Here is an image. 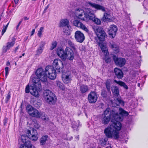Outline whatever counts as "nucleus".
Wrapping results in <instances>:
<instances>
[{"mask_svg":"<svg viewBox=\"0 0 148 148\" xmlns=\"http://www.w3.org/2000/svg\"><path fill=\"white\" fill-rule=\"evenodd\" d=\"M119 114L113 110H111L110 108H107L102 114L101 121L103 124L105 125L108 124L112 118L116 121H122L123 116H127L128 113L121 108L119 109ZM112 122V120H111Z\"/></svg>","mask_w":148,"mask_h":148,"instance_id":"1","label":"nucleus"},{"mask_svg":"<svg viewBox=\"0 0 148 148\" xmlns=\"http://www.w3.org/2000/svg\"><path fill=\"white\" fill-rule=\"evenodd\" d=\"M86 7L84 8V9L81 8L77 9H76L75 12L76 17L84 21H88L89 18H88L89 13L87 12V9L91 10L90 8H87V7L90 6L97 10H101L103 12H106V8L104 7L95 3L91 2H87L86 4Z\"/></svg>","mask_w":148,"mask_h":148,"instance_id":"2","label":"nucleus"},{"mask_svg":"<svg viewBox=\"0 0 148 148\" xmlns=\"http://www.w3.org/2000/svg\"><path fill=\"white\" fill-rule=\"evenodd\" d=\"M121 125L119 121L112 120V123L104 130L106 136L108 138H114L117 139L119 137V131L121 129Z\"/></svg>","mask_w":148,"mask_h":148,"instance_id":"3","label":"nucleus"},{"mask_svg":"<svg viewBox=\"0 0 148 148\" xmlns=\"http://www.w3.org/2000/svg\"><path fill=\"white\" fill-rule=\"evenodd\" d=\"M43 95L47 102L49 104H54L55 103L57 100L56 96L50 90H45L43 92Z\"/></svg>","mask_w":148,"mask_h":148,"instance_id":"4","label":"nucleus"},{"mask_svg":"<svg viewBox=\"0 0 148 148\" xmlns=\"http://www.w3.org/2000/svg\"><path fill=\"white\" fill-rule=\"evenodd\" d=\"M45 72L47 77L53 80L56 78V70L51 66H47L45 69Z\"/></svg>","mask_w":148,"mask_h":148,"instance_id":"5","label":"nucleus"},{"mask_svg":"<svg viewBox=\"0 0 148 148\" xmlns=\"http://www.w3.org/2000/svg\"><path fill=\"white\" fill-rule=\"evenodd\" d=\"M36 75L38 77L42 82H46L47 79V76L45 71L41 68L38 69L36 72Z\"/></svg>","mask_w":148,"mask_h":148,"instance_id":"6","label":"nucleus"},{"mask_svg":"<svg viewBox=\"0 0 148 148\" xmlns=\"http://www.w3.org/2000/svg\"><path fill=\"white\" fill-rule=\"evenodd\" d=\"M37 88L34 86H29V85L27 86L26 87L25 91L26 93H29V92L33 95L35 97H38L39 94L38 91L37 90Z\"/></svg>","mask_w":148,"mask_h":148,"instance_id":"7","label":"nucleus"},{"mask_svg":"<svg viewBox=\"0 0 148 148\" xmlns=\"http://www.w3.org/2000/svg\"><path fill=\"white\" fill-rule=\"evenodd\" d=\"M52 66L58 73L62 71V69L63 68V65L62 61L59 59H55L53 63Z\"/></svg>","mask_w":148,"mask_h":148,"instance_id":"8","label":"nucleus"},{"mask_svg":"<svg viewBox=\"0 0 148 148\" xmlns=\"http://www.w3.org/2000/svg\"><path fill=\"white\" fill-rule=\"evenodd\" d=\"M87 12L89 13V16H88L89 20H91L93 21L95 24L99 25L101 24V22L100 20L95 17V14L93 13V12L92 10L87 9Z\"/></svg>","mask_w":148,"mask_h":148,"instance_id":"9","label":"nucleus"},{"mask_svg":"<svg viewBox=\"0 0 148 148\" xmlns=\"http://www.w3.org/2000/svg\"><path fill=\"white\" fill-rule=\"evenodd\" d=\"M113 58L115 64L118 66L122 67L125 64L126 60L125 58H118L115 56H114Z\"/></svg>","mask_w":148,"mask_h":148,"instance_id":"10","label":"nucleus"},{"mask_svg":"<svg viewBox=\"0 0 148 148\" xmlns=\"http://www.w3.org/2000/svg\"><path fill=\"white\" fill-rule=\"evenodd\" d=\"M62 78L63 82L64 83L67 84L70 83L72 80V77L71 73L68 72L63 73Z\"/></svg>","mask_w":148,"mask_h":148,"instance_id":"11","label":"nucleus"},{"mask_svg":"<svg viewBox=\"0 0 148 148\" xmlns=\"http://www.w3.org/2000/svg\"><path fill=\"white\" fill-rule=\"evenodd\" d=\"M75 38L76 40L80 43L82 42L85 39L84 34L79 31H77L75 32Z\"/></svg>","mask_w":148,"mask_h":148,"instance_id":"12","label":"nucleus"},{"mask_svg":"<svg viewBox=\"0 0 148 148\" xmlns=\"http://www.w3.org/2000/svg\"><path fill=\"white\" fill-rule=\"evenodd\" d=\"M15 38L13 37L12 39V41L8 42L6 44V46H3L2 48V52L4 53H6L8 50L12 47L15 44Z\"/></svg>","mask_w":148,"mask_h":148,"instance_id":"13","label":"nucleus"},{"mask_svg":"<svg viewBox=\"0 0 148 148\" xmlns=\"http://www.w3.org/2000/svg\"><path fill=\"white\" fill-rule=\"evenodd\" d=\"M73 23L74 26L81 29L86 32L88 31V30L85 25L78 20L75 19L73 21Z\"/></svg>","mask_w":148,"mask_h":148,"instance_id":"14","label":"nucleus"},{"mask_svg":"<svg viewBox=\"0 0 148 148\" xmlns=\"http://www.w3.org/2000/svg\"><path fill=\"white\" fill-rule=\"evenodd\" d=\"M97 95L94 92H91L88 95V102L91 103H95L97 99Z\"/></svg>","mask_w":148,"mask_h":148,"instance_id":"15","label":"nucleus"},{"mask_svg":"<svg viewBox=\"0 0 148 148\" xmlns=\"http://www.w3.org/2000/svg\"><path fill=\"white\" fill-rule=\"evenodd\" d=\"M108 30V34L110 37L113 38L115 36L117 31V26L114 25H110Z\"/></svg>","mask_w":148,"mask_h":148,"instance_id":"16","label":"nucleus"},{"mask_svg":"<svg viewBox=\"0 0 148 148\" xmlns=\"http://www.w3.org/2000/svg\"><path fill=\"white\" fill-rule=\"evenodd\" d=\"M74 57L73 51L70 49L66 48L65 49V54L64 58H67L70 60H72Z\"/></svg>","mask_w":148,"mask_h":148,"instance_id":"17","label":"nucleus"},{"mask_svg":"<svg viewBox=\"0 0 148 148\" xmlns=\"http://www.w3.org/2000/svg\"><path fill=\"white\" fill-rule=\"evenodd\" d=\"M69 22L67 19H61L59 23V27H64L66 26L68 28L67 31H70L71 27L69 25Z\"/></svg>","mask_w":148,"mask_h":148,"instance_id":"18","label":"nucleus"},{"mask_svg":"<svg viewBox=\"0 0 148 148\" xmlns=\"http://www.w3.org/2000/svg\"><path fill=\"white\" fill-rule=\"evenodd\" d=\"M32 78V81L33 83V86L38 88L40 89L41 88V85L40 82V79L39 78L37 77H31Z\"/></svg>","mask_w":148,"mask_h":148,"instance_id":"19","label":"nucleus"},{"mask_svg":"<svg viewBox=\"0 0 148 148\" xmlns=\"http://www.w3.org/2000/svg\"><path fill=\"white\" fill-rule=\"evenodd\" d=\"M114 72L115 75L118 79H121L123 76V73L120 69L116 68L114 69Z\"/></svg>","mask_w":148,"mask_h":148,"instance_id":"20","label":"nucleus"},{"mask_svg":"<svg viewBox=\"0 0 148 148\" xmlns=\"http://www.w3.org/2000/svg\"><path fill=\"white\" fill-rule=\"evenodd\" d=\"M114 101L113 102L111 101V102L113 104L114 107H116L120 105L124 106V102L123 101L118 98L115 99L114 100Z\"/></svg>","mask_w":148,"mask_h":148,"instance_id":"21","label":"nucleus"},{"mask_svg":"<svg viewBox=\"0 0 148 148\" xmlns=\"http://www.w3.org/2000/svg\"><path fill=\"white\" fill-rule=\"evenodd\" d=\"M26 133L27 135H23L21 136V140L23 143L28 140L29 139V136L31 135L30 130H27Z\"/></svg>","mask_w":148,"mask_h":148,"instance_id":"22","label":"nucleus"},{"mask_svg":"<svg viewBox=\"0 0 148 148\" xmlns=\"http://www.w3.org/2000/svg\"><path fill=\"white\" fill-rule=\"evenodd\" d=\"M42 115H44V113L42 112H40L37 110L35 108L30 115L33 117L38 118L40 117Z\"/></svg>","mask_w":148,"mask_h":148,"instance_id":"23","label":"nucleus"},{"mask_svg":"<svg viewBox=\"0 0 148 148\" xmlns=\"http://www.w3.org/2000/svg\"><path fill=\"white\" fill-rule=\"evenodd\" d=\"M100 46L102 52H103L105 56H107L108 54L107 47L106 45L103 43L100 44Z\"/></svg>","mask_w":148,"mask_h":148,"instance_id":"24","label":"nucleus"},{"mask_svg":"<svg viewBox=\"0 0 148 148\" xmlns=\"http://www.w3.org/2000/svg\"><path fill=\"white\" fill-rule=\"evenodd\" d=\"M111 90L113 94L115 96H117L119 94V88L116 86H112Z\"/></svg>","mask_w":148,"mask_h":148,"instance_id":"25","label":"nucleus"},{"mask_svg":"<svg viewBox=\"0 0 148 148\" xmlns=\"http://www.w3.org/2000/svg\"><path fill=\"white\" fill-rule=\"evenodd\" d=\"M57 54L60 58H64L65 54V51L62 48H59L57 50Z\"/></svg>","mask_w":148,"mask_h":148,"instance_id":"26","label":"nucleus"},{"mask_svg":"<svg viewBox=\"0 0 148 148\" xmlns=\"http://www.w3.org/2000/svg\"><path fill=\"white\" fill-rule=\"evenodd\" d=\"M109 46L110 48L114 51H117L118 50L119 47L118 46L112 41H111L109 42Z\"/></svg>","mask_w":148,"mask_h":148,"instance_id":"27","label":"nucleus"},{"mask_svg":"<svg viewBox=\"0 0 148 148\" xmlns=\"http://www.w3.org/2000/svg\"><path fill=\"white\" fill-rule=\"evenodd\" d=\"M111 16L110 14L108 13L104 12L103 16L102 19V20L104 22L109 21L111 20Z\"/></svg>","mask_w":148,"mask_h":148,"instance_id":"28","label":"nucleus"},{"mask_svg":"<svg viewBox=\"0 0 148 148\" xmlns=\"http://www.w3.org/2000/svg\"><path fill=\"white\" fill-rule=\"evenodd\" d=\"M80 126V122L79 121H74L72 122V128L73 130L76 131L78 130V127Z\"/></svg>","mask_w":148,"mask_h":148,"instance_id":"29","label":"nucleus"},{"mask_svg":"<svg viewBox=\"0 0 148 148\" xmlns=\"http://www.w3.org/2000/svg\"><path fill=\"white\" fill-rule=\"evenodd\" d=\"M97 36L99 39L101 41H103L105 38L107 37V35L105 32H102L101 33H100V34H98Z\"/></svg>","mask_w":148,"mask_h":148,"instance_id":"30","label":"nucleus"},{"mask_svg":"<svg viewBox=\"0 0 148 148\" xmlns=\"http://www.w3.org/2000/svg\"><path fill=\"white\" fill-rule=\"evenodd\" d=\"M112 84V80L110 79H107L105 83L107 91L110 92L111 86Z\"/></svg>","mask_w":148,"mask_h":148,"instance_id":"31","label":"nucleus"},{"mask_svg":"<svg viewBox=\"0 0 148 148\" xmlns=\"http://www.w3.org/2000/svg\"><path fill=\"white\" fill-rule=\"evenodd\" d=\"M33 133L34 132V134H32V136H29V139H31L32 140L36 141L38 138V137L37 136V132L36 130H33Z\"/></svg>","mask_w":148,"mask_h":148,"instance_id":"32","label":"nucleus"},{"mask_svg":"<svg viewBox=\"0 0 148 148\" xmlns=\"http://www.w3.org/2000/svg\"><path fill=\"white\" fill-rule=\"evenodd\" d=\"M94 29L97 35L100 34V33H101L103 32H104L102 27L98 26L95 27Z\"/></svg>","mask_w":148,"mask_h":148,"instance_id":"33","label":"nucleus"},{"mask_svg":"<svg viewBox=\"0 0 148 148\" xmlns=\"http://www.w3.org/2000/svg\"><path fill=\"white\" fill-rule=\"evenodd\" d=\"M48 136L47 135L43 136L40 139V145H44L47 140Z\"/></svg>","mask_w":148,"mask_h":148,"instance_id":"34","label":"nucleus"},{"mask_svg":"<svg viewBox=\"0 0 148 148\" xmlns=\"http://www.w3.org/2000/svg\"><path fill=\"white\" fill-rule=\"evenodd\" d=\"M114 81L116 83L119 85L120 86L123 87L124 88L126 89L127 90L128 89V87L127 86L124 82L122 81H118L116 80H114Z\"/></svg>","mask_w":148,"mask_h":148,"instance_id":"35","label":"nucleus"},{"mask_svg":"<svg viewBox=\"0 0 148 148\" xmlns=\"http://www.w3.org/2000/svg\"><path fill=\"white\" fill-rule=\"evenodd\" d=\"M88 89V86L84 85H82L80 87V91L82 93H84L86 92Z\"/></svg>","mask_w":148,"mask_h":148,"instance_id":"36","label":"nucleus"},{"mask_svg":"<svg viewBox=\"0 0 148 148\" xmlns=\"http://www.w3.org/2000/svg\"><path fill=\"white\" fill-rule=\"evenodd\" d=\"M34 109V108L30 105H27L26 107L27 111L30 115L31 114L32 112Z\"/></svg>","mask_w":148,"mask_h":148,"instance_id":"37","label":"nucleus"},{"mask_svg":"<svg viewBox=\"0 0 148 148\" xmlns=\"http://www.w3.org/2000/svg\"><path fill=\"white\" fill-rule=\"evenodd\" d=\"M67 42L69 46L73 50H75L76 49V46L71 40H69L67 41Z\"/></svg>","mask_w":148,"mask_h":148,"instance_id":"38","label":"nucleus"},{"mask_svg":"<svg viewBox=\"0 0 148 148\" xmlns=\"http://www.w3.org/2000/svg\"><path fill=\"white\" fill-rule=\"evenodd\" d=\"M23 143L24 144L25 146V148H32L33 146V145L31 144L29 140Z\"/></svg>","mask_w":148,"mask_h":148,"instance_id":"39","label":"nucleus"},{"mask_svg":"<svg viewBox=\"0 0 148 148\" xmlns=\"http://www.w3.org/2000/svg\"><path fill=\"white\" fill-rule=\"evenodd\" d=\"M43 48L39 47L36 51V54L38 55H40L42 52Z\"/></svg>","mask_w":148,"mask_h":148,"instance_id":"40","label":"nucleus"},{"mask_svg":"<svg viewBox=\"0 0 148 148\" xmlns=\"http://www.w3.org/2000/svg\"><path fill=\"white\" fill-rule=\"evenodd\" d=\"M43 29L44 27H41L40 28L38 32V35L40 37H41Z\"/></svg>","mask_w":148,"mask_h":148,"instance_id":"41","label":"nucleus"},{"mask_svg":"<svg viewBox=\"0 0 148 148\" xmlns=\"http://www.w3.org/2000/svg\"><path fill=\"white\" fill-rule=\"evenodd\" d=\"M57 42L56 41H53L52 44V46L51 47L50 49L52 50L56 48L57 45Z\"/></svg>","mask_w":148,"mask_h":148,"instance_id":"42","label":"nucleus"},{"mask_svg":"<svg viewBox=\"0 0 148 148\" xmlns=\"http://www.w3.org/2000/svg\"><path fill=\"white\" fill-rule=\"evenodd\" d=\"M10 95H10V92H9L8 93L5 98V102L6 103H8V101H9V100H10Z\"/></svg>","mask_w":148,"mask_h":148,"instance_id":"43","label":"nucleus"},{"mask_svg":"<svg viewBox=\"0 0 148 148\" xmlns=\"http://www.w3.org/2000/svg\"><path fill=\"white\" fill-rule=\"evenodd\" d=\"M34 105L35 107L37 108H39L41 105V103L39 102H34Z\"/></svg>","mask_w":148,"mask_h":148,"instance_id":"44","label":"nucleus"},{"mask_svg":"<svg viewBox=\"0 0 148 148\" xmlns=\"http://www.w3.org/2000/svg\"><path fill=\"white\" fill-rule=\"evenodd\" d=\"M57 85L60 88L63 89V84L60 82H57Z\"/></svg>","mask_w":148,"mask_h":148,"instance_id":"45","label":"nucleus"},{"mask_svg":"<svg viewBox=\"0 0 148 148\" xmlns=\"http://www.w3.org/2000/svg\"><path fill=\"white\" fill-rule=\"evenodd\" d=\"M101 95L103 97H105L107 96L106 91L104 90H103L101 91Z\"/></svg>","mask_w":148,"mask_h":148,"instance_id":"46","label":"nucleus"},{"mask_svg":"<svg viewBox=\"0 0 148 148\" xmlns=\"http://www.w3.org/2000/svg\"><path fill=\"white\" fill-rule=\"evenodd\" d=\"M5 77H6L9 73V67H6L5 68Z\"/></svg>","mask_w":148,"mask_h":148,"instance_id":"47","label":"nucleus"},{"mask_svg":"<svg viewBox=\"0 0 148 148\" xmlns=\"http://www.w3.org/2000/svg\"><path fill=\"white\" fill-rule=\"evenodd\" d=\"M7 28L5 27V25H3V27L2 31V35H3L4 33L6 32Z\"/></svg>","mask_w":148,"mask_h":148,"instance_id":"48","label":"nucleus"},{"mask_svg":"<svg viewBox=\"0 0 148 148\" xmlns=\"http://www.w3.org/2000/svg\"><path fill=\"white\" fill-rule=\"evenodd\" d=\"M106 58H105V60L106 63H110L111 61V59L109 57H106L107 56H105Z\"/></svg>","mask_w":148,"mask_h":148,"instance_id":"49","label":"nucleus"},{"mask_svg":"<svg viewBox=\"0 0 148 148\" xmlns=\"http://www.w3.org/2000/svg\"><path fill=\"white\" fill-rule=\"evenodd\" d=\"M45 42L44 41H41L40 42V47H41V48H43L44 49V46L45 45Z\"/></svg>","mask_w":148,"mask_h":148,"instance_id":"50","label":"nucleus"},{"mask_svg":"<svg viewBox=\"0 0 148 148\" xmlns=\"http://www.w3.org/2000/svg\"><path fill=\"white\" fill-rule=\"evenodd\" d=\"M34 127L37 129H38L40 127V125L37 123H34Z\"/></svg>","mask_w":148,"mask_h":148,"instance_id":"51","label":"nucleus"},{"mask_svg":"<svg viewBox=\"0 0 148 148\" xmlns=\"http://www.w3.org/2000/svg\"><path fill=\"white\" fill-rule=\"evenodd\" d=\"M8 119L6 118H5L3 120V124L4 125H6L7 122L8 121Z\"/></svg>","mask_w":148,"mask_h":148,"instance_id":"52","label":"nucleus"},{"mask_svg":"<svg viewBox=\"0 0 148 148\" xmlns=\"http://www.w3.org/2000/svg\"><path fill=\"white\" fill-rule=\"evenodd\" d=\"M22 19L21 20V21H20L18 23L16 27V29L17 30L19 28V26L20 25L21 23L22 22Z\"/></svg>","mask_w":148,"mask_h":148,"instance_id":"53","label":"nucleus"},{"mask_svg":"<svg viewBox=\"0 0 148 148\" xmlns=\"http://www.w3.org/2000/svg\"><path fill=\"white\" fill-rule=\"evenodd\" d=\"M40 117L43 120H47V118L45 114L44 115H42Z\"/></svg>","mask_w":148,"mask_h":148,"instance_id":"54","label":"nucleus"},{"mask_svg":"<svg viewBox=\"0 0 148 148\" xmlns=\"http://www.w3.org/2000/svg\"><path fill=\"white\" fill-rule=\"evenodd\" d=\"M49 4H48L47 5V6L45 7V9L44 10L43 12L44 13H45L46 12L47 9L48 8L49 6Z\"/></svg>","mask_w":148,"mask_h":148,"instance_id":"55","label":"nucleus"},{"mask_svg":"<svg viewBox=\"0 0 148 148\" xmlns=\"http://www.w3.org/2000/svg\"><path fill=\"white\" fill-rule=\"evenodd\" d=\"M19 46H18L15 49H14V52L15 53H16L17 51L19 49Z\"/></svg>","mask_w":148,"mask_h":148,"instance_id":"56","label":"nucleus"},{"mask_svg":"<svg viewBox=\"0 0 148 148\" xmlns=\"http://www.w3.org/2000/svg\"><path fill=\"white\" fill-rule=\"evenodd\" d=\"M35 29H34L32 30V34H31V35L32 36L34 34L35 32Z\"/></svg>","mask_w":148,"mask_h":148,"instance_id":"57","label":"nucleus"},{"mask_svg":"<svg viewBox=\"0 0 148 148\" xmlns=\"http://www.w3.org/2000/svg\"><path fill=\"white\" fill-rule=\"evenodd\" d=\"M6 65L7 66H9L10 65V63L9 61H7V62Z\"/></svg>","mask_w":148,"mask_h":148,"instance_id":"58","label":"nucleus"},{"mask_svg":"<svg viewBox=\"0 0 148 148\" xmlns=\"http://www.w3.org/2000/svg\"><path fill=\"white\" fill-rule=\"evenodd\" d=\"M24 20L26 21L29 19V18L27 16H25L24 17Z\"/></svg>","mask_w":148,"mask_h":148,"instance_id":"59","label":"nucleus"},{"mask_svg":"<svg viewBox=\"0 0 148 148\" xmlns=\"http://www.w3.org/2000/svg\"><path fill=\"white\" fill-rule=\"evenodd\" d=\"M19 0H14V1L15 4L18 3Z\"/></svg>","mask_w":148,"mask_h":148,"instance_id":"60","label":"nucleus"},{"mask_svg":"<svg viewBox=\"0 0 148 148\" xmlns=\"http://www.w3.org/2000/svg\"><path fill=\"white\" fill-rule=\"evenodd\" d=\"M103 141H104V144L105 145L106 144V143L107 141V140L105 139L103 140Z\"/></svg>","mask_w":148,"mask_h":148,"instance_id":"61","label":"nucleus"},{"mask_svg":"<svg viewBox=\"0 0 148 148\" xmlns=\"http://www.w3.org/2000/svg\"><path fill=\"white\" fill-rule=\"evenodd\" d=\"M20 148H24V146L23 145H21L20 146Z\"/></svg>","mask_w":148,"mask_h":148,"instance_id":"62","label":"nucleus"},{"mask_svg":"<svg viewBox=\"0 0 148 148\" xmlns=\"http://www.w3.org/2000/svg\"><path fill=\"white\" fill-rule=\"evenodd\" d=\"M9 23H7V25L5 26V27H7V28L8 27V25H9Z\"/></svg>","mask_w":148,"mask_h":148,"instance_id":"63","label":"nucleus"},{"mask_svg":"<svg viewBox=\"0 0 148 148\" xmlns=\"http://www.w3.org/2000/svg\"><path fill=\"white\" fill-rule=\"evenodd\" d=\"M140 86V83H138V87H139Z\"/></svg>","mask_w":148,"mask_h":148,"instance_id":"64","label":"nucleus"}]
</instances>
